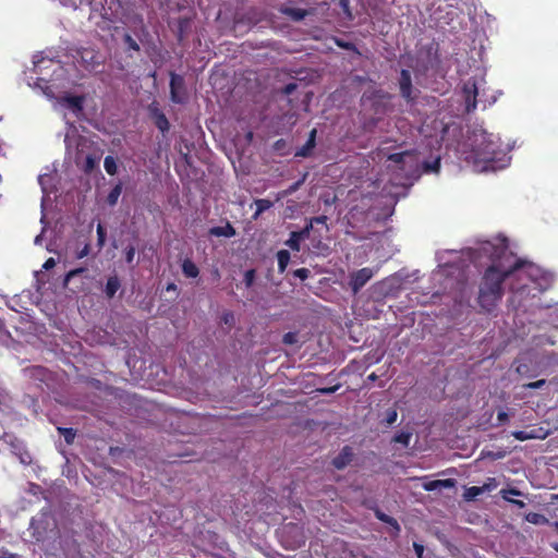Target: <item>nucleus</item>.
<instances>
[{
    "label": "nucleus",
    "instance_id": "obj_1",
    "mask_svg": "<svg viewBox=\"0 0 558 558\" xmlns=\"http://www.w3.org/2000/svg\"><path fill=\"white\" fill-rule=\"evenodd\" d=\"M482 251L489 256L492 264L483 274L477 302L484 311L492 312L504 295L502 284L507 279L511 280L513 293L523 292L529 287L533 265L515 256L505 238L498 244L483 243Z\"/></svg>",
    "mask_w": 558,
    "mask_h": 558
},
{
    "label": "nucleus",
    "instance_id": "obj_2",
    "mask_svg": "<svg viewBox=\"0 0 558 558\" xmlns=\"http://www.w3.org/2000/svg\"><path fill=\"white\" fill-rule=\"evenodd\" d=\"M471 140V153L466 157L474 166L482 165V170H496L505 156L499 140L484 130L475 131Z\"/></svg>",
    "mask_w": 558,
    "mask_h": 558
},
{
    "label": "nucleus",
    "instance_id": "obj_3",
    "mask_svg": "<svg viewBox=\"0 0 558 558\" xmlns=\"http://www.w3.org/2000/svg\"><path fill=\"white\" fill-rule=\"evenodd\" d=\"M170 99L173 104L183 105L187 100V90L184 77L170 72Z\"/></svg>",
    "mask_w": 558,
    "mask_h": 558
},
{
    "label": "nucleus",
    "instance_id": "obj_4",
    "mask_svg": "<svg viewBox=\"0 0 558 558\" xmlns=\"http://www.w3.org/2000/svg\"><path fill=\"white\" fill-rule=\"evenodd\" d=\"M400 95L408 102H413L416 99L417 89L413 87L412 77L409 70L402 69L399 76Z\"/></svg>",
    "mask_w": 558,
    "mask_h": 558
},
{
    "label": "nucleus",
    "instance_id": "obj_5",
    "mask_svg": "<svg viewBox=\"0 0 558 558\" xmlns=\"http://www.w3.org/2000/svg\"><path fill=\"white\" fill-rule=\"evenodd\" d=\"M374 276L372 268L364 267L350 275L349 286L354 294H356Z\"/></svg>",
    "mask_w": 558,
    "mask_h": 558
},
{
    "label": "nucleus",
    "instance_id": "obj_6",
    "mask_svg": "<svg viewBox=\"0 0 558 558\" xmlns=\"http://www.w3.org/2000/svg\"><path fill=\"white\" fill-rule=\"evenodd\" d=\"M465 109L468 112L475 110L477 105V85L475 81H468L463 86Z\"/></svg>",
    "mask_w": 558,
    "mask_h": 558
},
{
    "label": "nucleus",
    "instance_id": "obj_7",
    "mask_svg": "<svg viewBox=\"0 0 558 558\" xmlns=\"http://www.w3.org/2000/svg\"><path fill=\"white\" fill-rule=\"evenodd\" d=\"M149 114L154 119V123L159 131L162 133L168 132L170 129V123L166 114L158 108V106L153 102L149 107Z\"/></svg>",
    "mask_w": 558,
    "mask_h": 558
},
{
    "label": "nucleus",
    "instance_id": "obj_8",
    "mask_svg": "<svg viewBox=\"0 0 558 558\" xmlns=\"http://www.w3.org/2000/svg\"><path fill=\"white\" fill-rule=\"evenodd\" d=\"M354 452L352 447L344 446L341 451L331 460V464L337 470L345 469L353 460Z\"/></svg>",
    "mask_w": 558,
    "mask_h": 558
},
{
    "label": "nucleus",
    "instance_id": "obj_9",
    "mask_svg": "<svg viewBox=\"0 0 558 558\" xmlns=\"http://www.w3.org/2000/svg\"><path fill=\"white\" fill-rule=\"evenodd\" d=\"M316 134H317L316 129H313L308 134V138H307L306 143L295 151V157L307 158V157L312 156L313 149L316 146Z\"/></svg>",
    "mask_w": 558,
    "mask_h": 558
},
{
    "label": "nucleus",
    "instance_id": "obj_10",
    "mask_svg": "<svg viewBox=\"0 0 558 558\" xmlns=\"http://www.w3.org/2000/svg\"><path fill=\"white\" fill-rule=\"evenodd\" d=\"M415 161V155L411 150L390 154L388 160L393 162L400 170L405 169L407 160Z\"/></svg>",
    "mask_w": 558,
    "mask_h": 558
},
{
    "label": "nucleus",
    "instance_id": "obj_11",
    "mask_svg": "<svg viewBox=\"0 0 558 558\" xmlns=\"http://www.w3.org/2000/svg\"><path fill=\"white\" fill-rule=\"evenodd\" d=\"M371 509L374 510V514L376 517V519H378L379 521L384 522V523H387L389 524L392 529H393V535H398L401 531V527H400V524L398 523V521L386 514L385 512H383L378 507H369Z\"/></svg>",
    "mask_w": 558,
    "mask_h": 558
},
{
    "label": "nucleus",
    "instance_id": "obj_12",
    "mask_svg": "<svg viewBox=\"0 0 558 558\" xmlns=\"http://www.w3.org/2000/svg\"><path fill=\"white\" fill-rule=\"evenodd\" d=\"M456 486V480L446 478V480H434L425 483L423 488L427 492H433L440 488H452Z\"/></svg>",
    "mask_w": 558,
    "mask_h": 558
},
{
    "label": "nucleus",
    "instance_id": "obj_13",
    "mask_svg": "<svg viewBox=\"0 0 558 558\" xmlns=\"http://www.w3.org/2000/svg\"><path fill=\"white\" fill-rule=\"evenodd\" d=\"M208 233L213 236L232 238L236 234V231L234 227L229 221H227L226 226L223 227L210 228Z\"/></svg>",
    "mask_w": 558,
    "mask_h": 558
},
{
    "label": "nucleus",
    "instance_id": "obj_14",
    "mask_svg": "<svg viewBox=\"0 0 558 558\" xmlns=\"http://www.w3.org/2000/svg\"><path fill=\"white\" fill-rule=\"evenodd\" d=\"M279 11L295 22L302 21L307 15V11L300 8L281 7Z\"/></svg>",
    "mask_w": 558,
    "mask_h": 558
},
{
    "label": "nucleus",
    "instance_id": "obj_15",
    "mask_svg": "<svg viewBox=\"0 0 558 558\" xmlns=\"http://www.w3.org/2000/svg\"><path fill=\"white\" fill-rule=\"evenodd\" d=\"M539 432H542V428L538 429H531V430H514L512 432V436L520 441L529 440V439H535V438H544V435H541Z\"/></svg>",
    "mask_w": 558,
    "mask_h": 558
},
{
    "label": "nucleus",
    "instance_id": "obj_16",
    "mask_svg": "<svg viewBox=\"0 0 558 558\" xmlns=\"http://www.w3.org/2000/svg\"><path fill=\"white\" fill-rule=\"evenodd\" d=\"M121 282L118 276H111L108 278L106 287H105V294L108 299H112L117 291L120 289Z\"/></svg>",
    "mask_w": 558,
    "mask_h": 558
},
{
    "label": "nucleus",
    "instance_id": "obj_17",
    "mask_svg": "<svg viewBox=\"0 0 558 558\" xmlns=\"http://www.w3.org/2000/svg\"><path fill=\"white\" fill-rule=\"evenodd\" d=\"M181 268H182L183 275L186 278H196L199 275L198 267L196 266V264L193 260H191L189 258L183 260Z\"/></svg>",
    "mask_w": 558,
    "mask_h": 558
},
{
    "label": "nucleus",
    "instance_id": "obj_18",
    "mask_svg": "<svg viewBox=\"0 0 558 558\" xmlns=\"http://www.w3.org/2000/svg\"><path fill=\"white\" fill-rule=\"evenodd\" d=\"M278 271L283 274L290 262V253L287 250H280L277 253Z\"/></svg>",
    "mask_w": 558,
    "mask_h": 558
},
{
    "label": "nucleus",
    "instance_id": "obj_19",
    "mask_svg": "<svg viewBox=\"0 0 558 558\" xmlns=\"http://www.w3.org/2000/svg\"><path fill=\"white\" fill-rule=\"evenodd\" d=\"M256 205V211L253 215L254 219H257L264 211L268 210L270 207H272V202L265 198H258L255 199Z\"/></svg>",
    "mask_w": 558,
    "mask_h": 558
},
{
    "label": "nucleus",
    "instance_id": "obj_20",
    "mask_svg": "<svg viewBox=\"0 0 558 558\" xmlns=\"http://www.w3.org/2000/svg\"><path fill=\"white\" fill-rule=\"evenodd\" d=\"M122 193V183H117L107 196V203L110 206H114Z\"/></svg>",
    "mask_w": 558,
    "mask_h": 558
},
{
    "label": "nucleus",
    "instance_id": "obj_21",
    "mask_svg": "<svg viewBox=\"0 0 558 558\" xmlns=\"http://www.w3.org/2000/svg\"><path fill=\"white\" fill-rule=\"evenodd\" d=\"M98 161L99 157H95L93 155L86 156L85 161L82 166L83 171L87 174L92 173L94 169L97 167Z\"/></svg>",
    "mask_w": 558,
    "mask_h": 558
},
{
    "label": "nucleus",
    "instance_id": "obj_22",
    "mask_svg": "<svg viewBox=\"0 0 558 558\" xmlns=\"http://www.w3.org/2000/svg\"><path fill=\"white\" fill-rule=\"evenodd\" d=\"M58 432H59L60 435L63 436L64 441L68 445H72L74 442V439H75V436H76V432H75L74 428H72V427H58Z\"/></svg>",
    "mask_w": 558,
    "mask_h": 558
},
{
    "label": "nucleus",
    "instance_id": "obj_23",
    "mask_svg": "<svg viewBox=\"0 0 558 558\" xmlns=\"http://www.w3.org/2000/svg\"><path fill=\"white\" fill-rule=\"evenodd\" d=\"M104 167L109 175H114L118 171L116 159L112 156L105 157Z\"/></svg>",
    "mask_w": 558,
    "mask_h": 558
},
{
    "label": "nucleus",
    "instance_id": "obj_24",
    "mask_svg": "<svg viewBox=\"0 0 558 558\" xmlns=\"http://www.w3.org/2000/svg\"><path fill=\"white\" fill-rule=\"evenodd\" d=\"M411 437H412V433H410V432H400V433H398V434H396L393 436L391 441L396 442V444H401L404 447H408L409 444H410Z\"/></svg>",
    "mask_w": 558,
    "mask_h": 558
},
{
    "label": "nucleus",
    "instance_id": "obj_25",
    "mask_svg": "<svg viewBox=\"0 0 558 558\" xmlns=\"http://www.w3.org/2000/svg\"><path fill=\"white\" fill-rule=\"evenodd\" d=\"M301 239H299V233L292 231L290 233V238L286 241V245H288L292 251L299 252L301 248Z\"/></svg>",
    "mask_w": 558,
    "mask_h": 558
},
{
    "label": "nucleus",
    "instance_id": "obj_26",
    "mask_svg": "<svg viewBox=\"0 0 558 558\" xmlns=\"http://www.w3.org/2000/svg\"><path fill=\"white\" fill-rule=\"evenodd\" d=\"M306 178L307 173L305 172L300 180L291 184L287 190L282 192V196H289L296 192L304 184Z\"/></svg>",
    "mask_w": 558,
    "mask_h": 558
},
{
    "label": "nucleus",
    "instance_id": "obj_27",
    "mask_svg": "<svg viewBox=\"0 0 558 558\" xmlns=\"http://www.w3.org/2000/svg\"><path fill=\"white\" fill-rule=\"evenodd\" d=\"M484 493V487L471 486L464 492V498L466 500H474L477 496Z\"/></svg>",
    "mask_w": 558,
    "mask_h": 558
},
{
    "label": "nucleus",
    "instance_id": "obj_28",
    "mask_svg": "<svg viewBox=\"0 0 558 558\" xmlns=\"http://www.w3.org/2000/svg\"><path fill=\"white\" fill-rule=\"evenodd\" d=\"M525 520L533 524H544L547 522V519L544 514L537 512H529L525 515Z\"/></svg>",
    "mask_w": 558,
    "mask_h": 558
},
{
    "label": "nucleus",
    "instance_id": "obj_29",
    "mask_svg": "<svg viewBox=\"0 0 558 558\" xmlns=\"http://www.w3.org/2000/svg\"><path fill=\"white\" fill-rule=\"evenodd\" d=\"M423 169L425 172H438L440 169V158H436L433 161H425Z\"/></svg>",
    "mask_w": 558,
    "mask_h": 558
},
{
    "label": "nucleus",
    "instance_id": "obj_30",
    "mask_svg": "<svg viewBox=\"0 0 558 558\" xmlns=\"http://www.w3.org/2000/svg\"><path fill=\"white\" fill-rule=\"evenodd\" d=\"M107 232L101 223L97 225V245L101 248L105 245Z\"/></svg>",
    "mask_w": 558,
    "mask_h": 558
},
{
    "label": "nucleus",
    "instance_id": "obj_31",
    "mask_svg": "<svg viewBox=\"0 0 558 558\" xmlns=\"http://www.w3.org/2000/svg\"><path fill=\"white\" fill-rule=\"evenodd\" d=\"M298 341H299V336H298V332H295V331H289V332L284 333L282 337V342L287 345H293V344L298 343Z\"/></svg>",
    "mask_w": 558,
    "mask_h": 558
},
{
    "label": "nucleus",
    "instance_id": "obj_32",
    "mask_svg": "<svg viewBox=\"0 0 558 558\" xmlns=\"http://www.w3.org/2000/svg\"><path fill=\"white\" fill-rule=\"evenodd\" d=\"M256 278V270L255 269H248L244 272V284L246 288H251L255 281Z\"/></svg>",
    "mask_w": 558,
    "mask_h": 558
},
{
    "label": "nucleus",
    "instance_id": "obj_33",
    "mask_svg": "<svg viewBox=\"0 0 558 558\" xmlns=\"http://www.w3.org/2000/svg\"><path fill=\"white\" fill-rule=\"evenodd\" d=\"M335 44L342 49L349 50V51H356V46L353 43L345 41L340 38H335Z\"/></svg>",
    "mask_w": 558,
    "mask_h": 558
},
{
    "label": "nucleus",
    "instance_id": "obj_34",
    "mask_svg": "<svg viewBox=\"0 0 558 558\" xmlns=\"http://www.w3.org/2000/svg\"><path fill=\"white\" fill-rule=\"evenodd\" d=\"M398 418V412L396 409H388L387 412H386V416L384 418V422L387 424V425H392L393 423H396Z\"/></svg>",
    "mask_w": 558,
    "mask_h": 558
},
{
    "label": "nucleus",
    "instance_id": "obj_35",
    "mask_svg": "<svg viewBox=\"0 0 558 558\" xmlns=\"http://www.w3.org/2000/svg\"><path fill=\"white\" fill-rule=\"evenodd\" d=\"M85 270H86V268L80 267V268H75V269H72V270L68 271L65 277H64V286H68L69 281L72 278L83 274Z\"/></svg>",
    "mask_w": 558,
    "mask_h": 558
},
{
    "label": "nucleus",
    "instance_id": "obj_36",
    "mask_svg": "<svg viewBox=\"0 0 558 558\" xmlns=\"http://www.w3.org/2000/svg\"><path fill=\"white\" fill-rule=\"evenodd\" d=\"M293 275H294V277H296L301 280H305L310 277L311 271L307 268H299L293 271Z\"/></svg>",
    "mask_w": 558,
    "mask_h": 558
},
{
    "label": "nucleus",
    "instance_id": "obj_37",
    "mask_svg": "<svg viewBox=\"0 0 558 558\" xmlns=\"http://www.w3.org/2000/svg\"><path fill=\"white\" fill-rule=\"evenodd\" d=\"M545 384H546L545 379H539V380H536V381H531V383L524 384L523 388H525V389H539L543 386H545Z\"/></svg>",
    "mask_w": 558,
    "mask_h": 558
},
{
    "label": "nucleus",
    "instance_id": "obj_38",
    "mask_svg": "<svg viewBox=\"0 0 558 558\" xmlns=\"http://www.w3.org/2000/svg\"><path fill=\"white\" fill-rule=\"evenodd\" d=\"M124 255H125V262L128 264H131L133 260H134V256H135V247L130 245L125 248V252H124Z\"/></svg>",
    "mask_w": 558,
    "mask_h": 558
},
{
    "label": "nucleus",
    "instance_id": "obj_39",
    "mask_svg": "<svg viewBox=\"0 0 558 558\" xmlns=\"http://www.w3.org/2000/svg\"><path fill=\"white\" fill-rule=\"evenodd\" d=\"M92 4L94 5L93 10L98 11L101 15L107 14L102 0H93Z\"/></svg>",
    "mask_w": 558,
    "mask_h": 558
},
{
    "label": "nucleus",
    "instance_id": "obj_40",
    "mask_svg": "<svg viewBox=\"0 0 558 558\" xmlns=\"http://www.w3.org/2000/svg\"><path fill=\"white\" fill-rule=\"evenodd\" d=\"M311 230H312V223H308L307 226H305V228H303L300 231H295V232L299 233V239L304 240L310 236Z\"/></svg>",
    "mask_w": 558,
    "mask_h": 558
},
{
    "label": "nucleus",
    "instance_id": "obj_41",
    "mask_svg": "<svg viewBox=\"0 0 558 558\" xmlns=\"http://www.w3.org/2000/svg\"><path fill=\"white\" fill-rule=\"evenodd\" d=\"M298 85L296 83H289L287 84L283 88H282V94L283 95H291L295 89H296Z\"/></svg>",
    "mask_w": 558,
    "mask_h": 558
},
{
    "label": "nucleus",
    "instance_id": "obj_42",
    "mask_svg": "<svg viewBox=\"0 0 558 558\" xmlns=\"http://www.w3.org/2000/svg\"><path fill=\"white\" fill-rule=\"evenodd\" d=\"M327 219H328V218H327V216L322 215V216H317V217L312 218V219H311V221H310V223H312V226H313L314 223H317V225H326Z\"/></svg>",
    "mask_w": 558,
    "mask_h": 558
},
{
    "label": "nucleus",
    "instance_id": "obj_43",
    "mask_svg": "<svg viewBox=\"0 0 558 558\" xmlns=\"http://www.w3.org/2000/svg\"><path fill=\"white\" fill-rule=\"evenodd\" d=\"M413 548L417 558H424V546L422 544L413 543Z\"/></svg>",
    "mask_w": 558,
    "mask_h": 558
},
{
    "label": "nucleus",
    "instance_id": "obj_44",
    "mask_svg": "<svg viewBox=\"0 0 558 558\" xmlns=\"http://www.w3.org/2000/svg\"><path fill=\"white\" fill-rule=\"evenodd\" d=\"M515 372L522 376H526L529 373V366L521 363L515 367Z\"/></svg>",
    "mask_w": 558,
    "mask_h": 558
},
{
    "label": "nucleus",
    "instance_id": "obj_45",
    "mask_svg": "<svg viewBox=\"0 0 558 558\" xmlns=\"http://www.w3.org/2000/svg\"><path fill=\"white\" fill-rule=\"evenodd\" d=\"M339 388V385H336V386H332V387H326V388H320L318 391L323 395H331V393H335Z\"/></svg>",
    "mask_w": 558,
    "mask_h": 558
},
{
    "label": "nucleus",
    "instance_id": "obj_46",
    "mask_svg": "<svg viewBox=\"0 0 558 558\" xmlns=\"http://www.w3.org/2000/svg\"><path fill=\"white\" fill-rule=\"evenodd\" d=\"M56 266V260L52 257H49L43 265L45 270H50Z\"/></svg>",
    "mask_w": 558,
    "mask_h": 558
},
{
    "label": "nucleus",
    "instance_id": "obj_47",
    "mask_svg": "<svg viewBox=\"0 0 558 558\" xmlns=\"http://www.w3.org/2000/svg\"><path fill=\"white\" fill-rule=\"evenodd\" d=\"M126 41L132 49L140 50L138 44L130 35H126Z\"/></svg>",
    "mask_w": 558,
    "mask_h": 558
},
{
    "label": "nucleus",
    "instance_id": "obj_48",
    "mask_svg": "<svg viewBox=\"0 0 558 558\" xmlns=\"http://www.w3.org/2000/svg\"><path fill=\"white\" fill-rule=\"evenodd\" d=\"M508 418H509L508 414L504 411L499 412L497 415V420L499 423H505L508 421Z\"/></svg>",
    "mask_w": 558,
    "mask_h": 558
},
{
    "label": "nucleus",
    "instance_id": "obj_49",
    "mask_svg": "<svg viewBox=\"0 0 558 558\" xmlns=\"http://www.w3.org/2000/svg\"><path fill=\"white\" fill-rule=\"evenodd\" d=\"M89 252V247L88 245H85L78 253H77V258H83L85 257Z\"/></svg>",
    "mask_w": 558,
    "mask_h": 558
},
{
    "label": "nucleus",
    "instance_id": "obj_50",
    "mask_svg": "<svg viewBox=\"0 0 558 558\" xmlns=\"http://www.w3.org/2000/svg\"><path fill=\"white\" fill-rule=\"evenodd\" d=\"M340 4L341 7L343 8V10L349 14L351 15L350 11H349V0H340Z\"/></svg>",
    "mask_w": 558,
    "mask_h": 558
},
{
    "label": "nucleus",
    "instance_id": "obj_51",
    "mask_svg": "<svg viewBox=\"0 0 558 558\" xmlns=\"http://www.w3.org/2000/svg\"><path fill=\"white\" fill-rule=\"evenodd\" d=\"M70 101H71V104H72L73 106L81 108V98H78V97H73V98H71V100H70Z\"/></svg>",
    "mask_w": 558,
    "mask_h": 558
},
{
    "label": "nucleus",
    "instance_id": "obj_52",
    "mask_svg": "<svg viewBox=\"0 0 558 558\" xmlns=\"http://www.w3.org/2000/svg\"><path fill=\"white\" fill-rule=\"evenodd\" d=\"M377 378H378V377H377V375H376L375 373H372V374H369V375L367 376V379H368L369 381H375V380H377Z\"/></svg>",
    "mask_w": 558,
    "mask_h": 558
},
{
    "label": "nucleus",
    "instance_id": "obj_53",
    "mask_svg": "<svg viewBox=\"0 0 558 558\" xmlns=\"http://www.w3.org/2000/svg\"><path fill=\"white\" fill-rule=\"evenodd\" d=\"M509 493H510L511 495H514V496H519V495H521V493H520L518 489H515V488H511V489H509Z\"/></svg>",
    "mask_w": 558,
    "mask_h": 558
},
{
    "label": "nucleus",
    "instance_id": "obj_54",
    "mask_svg": "<svg viewBox=\"0 0 558 558\" xmlns=\"http://www.w3.org/2000/svg\"><path fill=\"white\" fill-rule=\"evenodd\" d=\"M511 502H513L514 505H517L519 507H523L524 506V502L521 501V500H511Z\"/></svg>",
    "mask_w": 558,
    "mask_h": 558
},
{
    "label": "nucleus",
    "instance_id": "obj_55",
    "mask_svg": "<svg viewBox=\"0 0 558 558\" xmlns=\"http://www.w3.org/2000/svg\"><path fill=\"white\" fill-rule=\"evenodd\" d=\"M177 288V286L174 283H169L168 287H167V290H174Z\"/></svg>",
    "mask_w": 558,
    "mask_h": 558
},
{
    "label": "nucleus",
    "instance_id": "obj_56",
    "mask_svg": "<svg viewBox=\"0 0 558 558\" xmlns=\"http://www.w3.org/2000/svg\"><path fill=\"white\" fill-rule=\"evenodd\" d=\"M3 558H16V557H15V555L10 554V555L4 556Z\"/></svg>",
    "mask_w": 558,
    "mask_h": 558
},
{
    "label": "nucleus",
    "instance_id": "obj_57",
    "mask_svg": "<svg viewBox=\"0 0 558 558\" xmlns=\"http://www.w3.org/2000/svg\"><path fill=\"white\" fill-rule=\"evenodd\" d=\"M215 275L219 277V271L216 269Z\"/></svg>",
    "mask_w": 558,
    "mask_h": 558
},
{
    "label": "nucleus",
    "instance_id": "obj_58",
    "mask_svg": "<svg viewBox=\"0 0 558 558\" xmlns=\"http://www.w3.org/2000/svg\"><path fill=\"white\" fill-rule=\"evenodd\" d=\"M554 548H555L556 550H558V544H557V545H555V546H554Z\"/></svg>",
    "mask_w": 558,
    "mask_h": 558
},
{
    "label": "nucleus",
    "instance_id": "obj_59",
    "mask_svg": "<svg viewBox=\"0 0 558 558\" xmlns=\"http://www.w3.org/2000/svg\"><path fill=\"white\" fill-rule=\"evenodd\" d=\"M556 526H557V529H558V523H556Z\"/></svg>",
    "mask_w": 558,
    "mask_h": 558
}]
</instances>
